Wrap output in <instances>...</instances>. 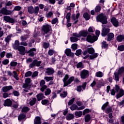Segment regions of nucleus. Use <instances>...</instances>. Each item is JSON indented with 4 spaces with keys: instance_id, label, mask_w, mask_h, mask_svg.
Returning <instances> with one entry per match:
<instances>
[{
    "instance_id": "nucleus-1",
    "label": "nucleus",
    "mask_w": 124,
    "mask_h": 124,
    "mask_svg": "<svg viewBox=\"0 0 124 124\" xmlns=\"http://www.w3.org/2000/svg\"><path fill=\"white\" fill-rule=\"evenodd\" d=\"M73 81H74L75 83H79L80 82V80H79L78 78H75L73 76L69 78V75L66 74L62 79V81L64 83L63 87H67V86H68V85H70Z\"/></svg>"
},
{
    "instance_id": "nucleus-2",
    "label": "nucleus",
    "mask_w": 124,
    "mask_h": 124,
    "mask_svg": "<svg viewBox=\"0 0 124 124\" xmlns=\"http://www.w3.org/2000/svg\"><path fill=\"white\" fill-rule=\"evenodd\" d=\"M27 63H30V62H31L29 65L30 68H33L34 66H37V67H39L40 66V64L42 62L41 61H38L37 60L35 59L32 61V59L31 58H29L26 60Z\"/></svg>"
},
{
    "instance_id": "nucleus-3",
    "label": "nucleus",
    "mask_w": 124,
    "mask_h": 124,
    "mask_svg": "<svg viewBox=\"0 0 124 124\" xmlns=\"http://www.w3.org/2000/svg\"><path fill=\"white\" fill-rule=\"evenodd\" d=\"M96 22H99L101 23L103 25H105L108 24V21H107V16L103 13L100 14L97 16H96Z\"/></svg>"
},
{
    "instance_id": "nucleus-4",
    "label": "nucleus",
    "mask_w": 124,
    "mask_h": 124,
    "mask_svg": "<svg viewBox=\"0 0 124 124\" xmlns=\"http://www.w3.org/2000/svg\"><path fill=\"white\" fill-rule=\"evenodd\" d=\"M124 72V66H122L121 67H119L117 72H115L114 73V77L115 78V81L117 82H119L120 81V78H119V75H122L123 74V73Z\"/></svg>"
},
{
    "instance_id": "nucleus-5",
    "label": "nucleus",
    "mask_w": 124,
    "mask_h": 124,
    "mask_svg": "<svg viewBox=\"0 0 124 124\" xmlns=\"http://www.w3.org/2000/svg\"><path fill=\"white\" fill-rule=\"evenodd\" d=\"M31 78H27L25 80V83L22 87L23 88H24V89H27V90H31V88L32 86V84L31 83Z\"/></svg>"
},
{
    "instance_id": "nucleus-6",
    "label": "nucleus",
    "mask_w": 124,
    "mask_h": 124,
    "mask_svg": "<svg viewBox=\"0 0 124 124\" xmlns=\"http://www.w3.org/2000/svg\"><path fill=\"white\" fill-rule=\"evenodd\" d=\"M98 39V37L96 35H93L88 34L86 37V41L89 43H94Z\"/></svg>"
},
{
    "instance_id": "nucleus-7",
    "label": "nucleus",
    "mask_w": 124,
    "mask_h": 124,
    "mask_svg": "<svg viewBox=\"0 0 124 124\" xmlns=\"http://www.w3.org/2000/svg\"><path fill=\"white\" fill-rule=\"evenodd\" d=\"M80 76L81 79L85 80V79H87L89 76H90V74L89 73V71L87 70H83L81 71Z\"/></svg>"
},
{
    "instance_id": "nucleus-8",
    "label": "nucleus",
    "mask_w": 124,
    "mask_h": 124,
    "mask_svg": "<svg viewBox=\"0 0 124 124\" xmlns=\"http://www.w3.org/2000/svg\"><path fill=\"white\" fill-rule=\"evenodd\" d=\"M50 29H51V26L49 24H46L45 25H43L42 28V31L44 32L45 34H47L48 32H50Z\"/></svg>"
},
{
    "instance_id": "nucleus-9",
    "label": "nucleus",
    "mask_w": 124,
    "mask_h": 124,
    "mask_svg": "<svg viewBox=\"0 0 124 124\" xmlns=\"http://www.w3.org/2000/svg\"><path fill=\"white\" fill-rule=\"evenodd\" d=\"M3 20L7 23H10L11 24H15V19L9 16H4Z\"/></svg>"
},
{
    "instance_id": "nucleus-10",
    "label": "nucleus",
    "mask_w": 124,
    "mask_h": 124,
    "mask_svg": "<svg viewBox=\"0 0 124 124\" xmlns=\"http://www.w3.org/2000/svg\"><path fill=\"white\" fill-rule=\"evenodd\" d=\"M110 22L115 28L119 27V21L115 17H112L110 19Z\"/></svg>"
},
{
    "instance_id": "nucleus-11",
    "label": "nucleus",
    "mask_w": 124,
    "mask_h": 124,
    "mask_svg": "<svg viewBox=\"0 0 124 124\" xmlns=\"http://www.w3.org/2000/svg\"><path fill=\"white\" fill-rule=\"evenodd\" d=\"M17 50L19 52L20 55H22V56L26 55V47L25 46H20Z\"/></svg>"
},
{
    "instance_id": "nucleus-12",
    "label": "nucleus",
    "mask_w": 124,
    "mask_h": 124,
    "mask_svg": "<svg viewBox=\"0 0 124 124\" xmlns=\"http://www.w3.org/2000/svg\"><path fill=\"white\" fill-rule=\"evenodd\" d=\"M110 32V29L109 28H106L105 27H104L102 29L101 35L102 36H106V35H108V34Z\"/></svg>"
},
{
    "instance_id": "nucleus-13",
    "label": "nucleus",
    "mask_w": 124,
    "mask_h": 124,
    "mask_svg": "<svg viewBox=\"0 0 124 124\" xmlns=\"http://www.w3.org/2000/svg\"><path fill=\"white\" fill-rule=\"evenodd\" d=\"M65 54L67 57L74 58V53L71 52V49L70 48H66L65 51Z\"/></svg>"
},
{
    "instance_id": "nucleus-14",
    "label": "nucleus",
    "mask_w": 124,
    "mask_h": 124,
    "mask_svg": "<svg viewBox=\"0 0 124 124\" xmlns=\"http://www.w3.org/2000/svg\"><path fill=\"white\" fill-rule=\"evenodd\" d=\"M5 107H11L12 106V101L10 99H6L3 104Z\"/></svg>"
},
{
    "instance_id": "nucleus-15",
    "label": "nucleus",
    "mask_w": 124,
    "mask_h": 124,
    "mask_svg": "<svg viewBox=\"0 0 124 124\" xmlns=\"http://www.w3.org/2000/svg\"><path fill=\"white\" fill-rule=\"evenodd\" d=\"M46 73L49 76L53 75L55 73V70L52 67L47 68L46 69Z\"/></svg>"
},
{
    "instance_id": "nucleus-16",
    "label": "nucleus",
    "mask_w": 124,
    "mask_h": 124,
    "mask_svg": "<svg viewBox=\"0 0 124 124\" xmlns=\"http://www.w3.org/2000/svg\"><path fill=\"white\" fill-rule=\"evenodd\" d=\"M36 52V48L33 47L27 51V53L29 54V57H34V52Z\"/></svg>"
},
{
    "instance_id": "nucleus-17",
    "label": "nucleus",
    "mask_w": 124,
    "mask_h": 124,
    "mask_svg": "<svg viewBox=\"0 0 124 124\" xmlns=\"http://www.w3.org/2000/svg\"><path fill=\"white\" fill-rule=\"evenodd\" d=\"M27 120V115L23 113L20 114L18 116V120L19 122H22V121H26Z\"/></svg>"
},
{
    "instance_id": "nucleus-18",
    "label": "nucleus",
    "mask_w": 124,
    "mask_h": 124,
    "mask_svg": "<svg viewBox=\"0 0 124 124\" xmlns=\"http://www.w3.org/2000/svg\"><path fill=\"white\" fill-rule=\"evenodd\" d=\"M88 34H89V33L88 31H79V35L80 36V37H87Z\"/></svg>"
},
{
    "instance_id": "nucleus-19",
    "label": "nucleus",
    "mask_w": 124,
    "mask_h": 124,
    "mask_svg": "<svg viewBox=\"0 0 124 124\" xmlns=\"http://www.w3.org/2000/svg\"><path fill=\"white\" fill-rule=\"evenodd\" d=\"M10 90H13V87L11 85L4 86L2 88V91L3 93H6L8 91H10Z\"/></svg>"
},
{
    "instance_id": "nucleus-20",
    "label": "nucleus",
    "mask_w": 124,
    "mask_h": 124,
    "mask_svg": "<svg viewBox=\"0 0 124 124\" xmlns=\"http://www.w3.org/2000/svg\"><path fill=\"white\" fill-rule=\"evenodd\" d=\"M41 118L39 116H36L34 120V124H41Z\"/></svg>"
},
{
    "instance_id": "nucleus-21",
    "label": "nucleus",
    "mask_w": 124,
    "mask_h": 124,
    "mask_svg": "<svg viewBox=\"0 0 124 124\" xmlns=\"http://www.w3.org/2000/svg\"><path fill=\"white\" fill-rule=\"evenodd\" d=\"M74 119V114L72 113H68L66 116V120L67 121H71Z\"/></svg>"
},
{
    "instance_id": "nucleus-22",
    "label": "nucleus",
    "mask_w": 124,
    "mask_h": 124,
    "mask_svg": "<svg viewBox=\"0 0 124 124\" xmlns=\"http://www.w3.org/2000/svg\"><path fill=\"white\" fill-rule=\"evenodd\" d=\"M83 18L85 19L86 21H89L91 19V15L88 13V12H85L83 15Z\"/></svg>"
},
{
    "instance_id": "nucleus-23",
    "label": "nucleus",
    "mask_w": 124,
    "mask_h": 124,
    "mask_svg": "<svg viewBox=\"0 0 124 124\" xmlns=\"http://www.w3.org/2000/svg\"><path fill=\"white\" fill-rule=\"evenodd\" d=\"M107 41H111L114 38V33L112 32L109 33L108 35Z\"/></svg>"
},
{
    "instance_id": "nucleus-24",
    "label": "nucleus",
    "mask_w": 124,
    "mask_h": 124,
    "mask_svg": "<svg viewBox=\"0 0 124 124\" xmlns=\"http://www.w3.org/2000/svg\"><path fill=\"white\" fill-rule=\"evenodd\" d=\"M36 98H32V100H31L29 102L30 106H33V105H34L35 103H36Z\"/></svg>"
},
{
    "instance_id": "nucleus-25",
    "label": "nucleus",
    "mask_w": 124,
    "mask_h": 124,
    "mask_svg": "<svg viewBox=\"0 0 124 124\" xmlns=\"http://www.w3.org/2000/svg\"><path fill=\"white\" fill-rule=\"evenodd\" d=\"M116 39H117V41H118V42H122V41H123V40H124V35H118Z\"/></svg>"
},
{
    "instance_id": "nucleus-26",
    "label": "nucleus",
    "mask_w": 124,
    "mask_h": 124,
    "mask_svg": "<svg viewBox=\"0 0 124 124\" xmlns=\"http://www.w3.org/2000/svg\"><path fill=\"white\" fill-rule=\"evenodd\" d=\"M102 49H107L108 48V44L106 41H103L102 43Z\"/></svg>"
},
{
    "instance_id": "nucleus-27",
    "label": "nucleus",
    "mask_w": 124,
    "mask_h": 124,
    "mask_svg": "<svg viewBox=\"0 0 124 124\" xmlns=\"http://www.w3.org/2000/svg\"><path fill=\"white\" fill-rule=\"evenodd\" d=\"M30 108L28 107H23L21 110L22 113H28L30 111Z\"/></svg>"
},
{
    "instance_id": "nucleus-28",
    "label": "nucleus",
    "mask_w": 124,
    "mask_h": 124,
    "mask_svg": "<svg viewBox=\"0 0 124 124\" xmlns=\"http://www.w3.org/2000/svg\"><path fill=\"white\" fill-rule=\"evenodd\" d=\"M28 12H29L30 14H33V13H34V8L32 6H30L28 8Z\"/></svg>"
},
{
    "instance_id": "nucleus-29",
    "label": "nucleus",
    "mask_w": 124,
    "mask_h": 124,
    "mask_svg": "<svg viewBox=\"0 0 124 124\" xmlns=\"http://www.w3.org/2000/svg\"><path fill=\"white\" fill-rule=\"evenodd\" d=\"M87 52L89 54H90V55H92L94 53V49H93V47H89L87 48Z\"/></svg>"
},
{
    "instance_id": "nucleus-30",
    "label": "nucleus",
    "mask_w": 124,
    "mask_h": 124,
    "mask_svg": "<svg viewBox=\"0 0 124 124\" xmlns=\"http://www.w3.org/2000/svg\"><path fill=\"white\" fill-rule=\"evenodd\" d=\"M105 110V112L106 114H109V113H112V112H113V109L112 108V107H111L107 108Z\"/></svg>"
},
{
    "instance_id": "nucleus-31",
    "label": "nucleus",
    "mask_w": 124,
    "mask_h": 124,
    "mask_svg": "<svg viewBox=\"0 0 124 124\" xmlns=\"http://www.w3.org/2000/svg\"><path fill=\"white\" fill-rule=\"evenodd\" d=\"M43 47L44 49H48L50 47V43L47 42H44L43 43Z\"/></svg>"
},
{
    "instance_id": "nucleus-32",
    "label": "nucleus",
    "mask_w": 124,
    "mask_h": 124,
    "mask_svg": "<svg viewBox=\"0 0 124 124\" xmlns=\"http://www.w3.org/2000/svg\"><path fill=\"white\" fill-rule=\"evenodd\" d=\"M82 112L81 111H75V115L77 118H80V117H82Z\"/></svg>"
},
{
    "instance_id": "nucleus-33",
    "label": "nucleus",
    "mask_w": 124,
    "mask_h": 124,
    "mask_svg": "<svg viewBox=\"0 0 124 124\" xmlns=\"http://www.w3.org/2000/svg\"><path fill=\"white\" fill-rule=\"evenodd\" d=\"M95 13H98L101 11V6L97 5L94 8Z\"/></svg>"
},
{
    "instance_id": "nucleus-34",
    "label": "nucleus",
    "mask_w": 124,
    "mask_h": 124,
    "mask_svg": "<svg viewBox=\"0 0 124 124\" xmlns=\"http://www.w3.org/2000/svg\"><path fill=\"white\" fill-rule=\"evenodd\" d=\"M91 121V115L90 114H87L85 117V123H89Z\"/></svg>"
},
{
    "instance_id": "nucleus-35",
    "label": "nucleus",
    "mask_w": 124,
    "mask_h": 124,
    "mask_svg": "<svg viewBox=\"0 0 124 124\" xmlns=\"http://www.w3.org/2000/svg\"><path fill=\"white\" fill-rule=\"evenodd\" d=\"M53 15H54V12H49L47 14H46V17L47 19H49V18H51Z\"/></svg>"
},
{
    "instance_id": "nucleus-36",
    "label": "nucleus",
    "mask_w": 124,
    "mask_h": 124,
    "mask_svg": "<svg viewBox=\"0 0 124 124\" xmlns=\"http://www.w3.org/2000/svg\"><path fill=\"white\" fill-rule=\"evenodd\" d=\"M60 96L62 98H65L67 96V91H63L62 93H60Z\"/></svg>"
},
{
    "instance_id": "nucleus-37",
    "label": "nucleus",
    "mask_w": 124,
    "mask_h": 124,
    "mask_svg": "<svg viewBox=\"0 0 124 124\" xmlns=\"http://www.w3.org/2000/svg\"><path fill=\"white\" fill-rule=\"evenodd\" d=\"M108 105H109V102H106L102 106L101 109L104 111V110H105V109L107 108V107L108 106Z\"/></svg>"
},
{
    "instance_id": "nucleus-38",
    "label": "nucleus",
    "mask_w": 124,
    "mask_h": 124,
    "mask_svg": "<svg viewBox=\"0 0 124 124\" xmlns=\"http://www.w3.org/2000/svg\"><path fill=\"white\" fill-rule=\"evenodd\" d=\"M78 108V106L76 104H73L70 107V109L71 110V111H74V110L77 109Z\"/></svg>"
},
{
    "instance_id": "nucleus-39",
    "label": "nucleus",
    "mask_w": 124,
    "mask_h": 124,
    "mask_svg": "<svg viewBox=\"0 0 124 124\" xmlns=\"http://www.w3.org/2000/svg\"><path fill=\"white\" fill-rule=\"evenodd\" d=\"M43 93H39L36 95V97L38 101H40V100H42V95Z\"/></svg>"
},
{
    "instance_id": "nucleus-40",
    "label": "nucleus",
    "mask_w": 124,
    "mask_h": 124,
    "mask_svg": "<svg viewBox=\"0 0 124 124\" xmlns=\"http://www.w3.org/2000/svg\"><path fill=\"white\" fill-rule=\"evenodd\" d=\"M95 76L96 77H99V78H101V77H103V73L101 72H97L95 74Z\"/></svg>"
},
{
    "instance_id": "nucleus-41",
    "label": "nucleus",
    "mask_w": 124,
    "mask_h": 124,
    "mask_svg": "<svg viewBox=\"0 0 124 124\" xmlns=\"http://www.w3.org/2000/svg\"><path fill=\"white\" fill-rule=\"evenodd\" d=\"M52 93V91H51V89L50 88H47L46 89V91L45 92V95H49L50 93Z\"/></svg>"
},
{
    "instance_id": "nucleus-42",
    "label": "nucleus",
    "mask_w": 124,
    "mask_h": 124,
    "mask_svg": "<svg viewBox=\"0 0 124 124\" xmlns=\"http://www.w3.org/2000/svg\"><path fill=\"white\" fill-rule=\"evenodd\" d=\"M80 16V13H78L77 14L76 16V20L73 23V25H76V24H77V23H78V19H79V17Z\"/></svg>"
},
{
    "instance_id": "nucleus-43",
    "label": "nucleus",
    "mask_w": 124,
    "mask_h": 124,
    "mask_svg": "<svg viewBox=\"0 0 124 124\" xmlns=\"http://www.w3.org/2000/svg\"><path fill=\"white\" fill-rule=\"evenodd\" d=\"M41 103L43 105H46H46H48V103H49V100L47 99L42 100Z\"/></svg>"
},
{
    "instance_id": "nucleus-44",
    "label": "nucleus",
    "mask_w": 124,
    "mask_h": 124,
    "mask_svg": "<svg viewBox=\"0 0 124 124\" xmlns=\"http://www.w3.org/2000/svg\"><path fill=\"white\" fill-rule=\"evenodd\" d=\"M81 54H82V49H79L76 50V52L75 53V55H76V56H77L78 57V56H80Z\"/></svg>"
},
{
    "instance_id": "nucleus-45",
    "label": "nucleus",
    "mask_w": 124,
    "mask_h": 124,
    "mask_svg": "<svg viewBox=\"0 0 124 124\" xmlns=\"http://www.w3.org/2000/svg\"><path fill=\"white\" fill-rule=\"evenodd\" d=\"M45 80L47 81V82H49V81H52L54 80V77H45Z\"/></svg>"
},
{
    "instance_id": "nucleus-46",
    "label": "nucleus",
    "mask_w": 124,
    "mask_h": 124,
    "mask_svg": "<svg viewBox=\"0 0 124 124\" xmlns=\"http://www.w3.org/2000/svg\"><path fill=\"white\" fill-rule=\"evenodd\" d=\"M17 64H18V62L14 61H12L10 62V65L12 66L13 67H15V66H17Z\"/></svg>"
},
{
    "instance_id": "nucleus-47",
    "label": "nucleus",
    "mask_w": 124,
    "mask_h": 124,
    "mask_svg": "<svg viewBox=\"0 0 124 124\" xmlns=\"http://www.w3.org/2000/svg\"><path fill=\"white\" fill-rule=\"evenodd\" d=\"M7 10V9L6 8L3 7L0 10V14H3L5 15V13L6 12V11Z\"/></svg>"
},
{
    "instance_id": "nucleus-48",
    "label": "nucleus",
    "mask_w": 124,
    "mask_h": 124,
    "mask_svg": "<svg viewBox=\"0 0 124 124\" xmlns=\"http://www.w3.org/2000/svg\"><path fill=\"white\" fill-rule=\"evenodd\" d=\"M58 21V18L56 17L51 20V24H52V25H56L57 23H59Z\"/></svg>"
},
{
    "instance_id": "nucleus-49",
    "label": "nucleus",
    "mask_w": 124,
    "mask_h": 124,
    "mask_svg": "<svg viewBox=\"0 0 124 124\" xmlns=\"http://www.w3.org/2000/svg\"><path fill=\"white\" fill-rule=\"evenodd\" d=\"M70 39L72 42H77L78 41V38L75 37H71Z\"/></svg>"
},
{
    "instance_id": "nucleus-50",
    "label": "nucleus",
    "mask_w": 124,
    "mask_h": 124,
    "mask_svg": "<svg viewBox=\"0 0 124 124\" xmlns=\"http://www.w3.org/2000/svg\"><path fill=\"white\" fill-rule=\"evenodd\" d=\"M74 101H75V98L74 97L69 100V101L68 103V105L69 106H70V105H72Z\"/></svg>"
},
{
    "instance_id": "nucleus-51",
    "label": "nucleus",
    "mask_w": 124,
    "mask_h": 124,
    "mask_svg": "<svg viewBox=\"0 0 124 124\" xmlns=\"http://www.w3.org/2000/svg\"><path fill=\"white\" fill-rule=\"evenodd\" d=\"M32 72L31 71H28L25 74V77H31L32 75Z\"/></svg>"
},
{
    "instance_id": "nucleus-52",
    "label": "nucleus",
    "mask_w": 124,
    "mask_h": 124,
    "mask_svg": "<svg viewBox=\"0 0 124 124\" xmlns=\"http://www.w3.org/2000/svg\"><path fill=\"white\" fill-rule=\"evenodd\" d=\"M29 37V35H25L24 36H22L20 37L21 41H25V40H27L28 39V38Z\"/></svg>"
},
{
    "instance_id": "nucleus-53",
    "label": "nucleus",
    "mask_w": 124,
    "mask_h": 124,
    "mask_svg": "<svg viewBox=\"0 0 124 124\" xmlns=\"http://www.w3.org/2000/svg\"><path fill=\"white\" fill-rule=\"evenodd\" d=\"M118 50L120 52H123L124 51V45H121L118 46Z\"/></svg>"
},
{
    "instance_id": "nucleus-54",
    "label": "nucleus",
    "mask_w": 124,
    "mask_h": 124,
    "mask_svg": "<svg viewBox=\"0 0 124 124\" xmlns=\"http://www.w3.org/2000/svg\"><path fill=\"white\" fill-rule=\"evenodd\" d=\"M21 7L20 6H16L14 7V10H13V12L14 11H20L21 10Z\"/></svg>"
},
{
    "instance_id": "nucleus-55",
    "label": "nucleus",
    "mask_w": 124,
    "mask_h": 124,
    "mask_svg": "<svg viewBox=\"0 0 124 124\" xmlns=\"http://www.w3.org/2000/svg\"><path fill=\"white\" fill-rule=\"evenodd\" d=\"M2 64L4 65H6L9 63V60L8 59H5L4 61L2 62Z\"/></svg>"
},
{
    "instance_id": "nucleus-56",
    "label": "nucleus",
    "mask_w": 124,
    "mask_h": 124,
    "mask_svg": "<svg viewBox=\"0 0 124 124\" xmlns=\"http://www.w3.org/2000/svg\"><path fill=\"white\" fill-rule=\"evenodd\" d=\"M13 93L14 96H19V95H20V93H19V92H18L16 90L13 91Z\"/></svg>"
},
{
    "instance_id": "nucleus-57",
    "label": "nucleus",
    "mask_w": 124,
    "mask_h": 124,
    "mask_svg": "<svg viewBox=\"0 0 124 124\" xmlns=\"http://www.w3.org/2000/svg\"><path fill=\"white\" fill-rule=\"evenodd\" d=\"M38 12H39V7L36 6L34 9V13L35 14H38Z\"/></svg>"
},
{
    "instance_id": "nucleus-58",
    "label": "nucleus",
    "mask_w": 124,
    "mask_h": 124,
    "mask_svg": "<svg viewBox=\"0 0 124 124\" xmlns=\"http://www.w3.org/2000/svg\"><path fill=\"white\" fill-rule=\"evenodd\" d=\"M54 53H55V50L53 49H50L48 50V56H53Z\"/></svg>"
},
{
    "instance_id": "nucleus-59",
    "label": "nucleus",
    "mask_w": 124,
    "mask_h": 124,
    "mask_svg": "<svg viewBox=\"0 0 124 124\" xmlns=\"http://www.w3.org/2000/svg\"><path fill=\"white\" fill-rule=\"evenodd\" d=\"M14 74V77L16 80H19V78H18V74H17V72L15 71H13Z\"/></svg>"
},
{
    "instance_id": "nucleus-60",
    "label": "nucleus",
    "mask_w": 124,
    "mask_h": 124,
    "mask_svg": "<svg viewBox=\"0 0 124 124\" xmlns=\"http://www.w3.org/2000/svg\"><path fill=\"white\" fill-rule=\"evenodd\" d=\"M77 46H78L77 44H72V46H71L72 49L74 51H75V50H77Z\"/></svg>"
},
{
    "instance_id": "nucleus-61",
    "label": "nucleus",
    "mask_w": 124,
    "mask_h": 124,
    "mask_svg": "<svg viewBox=\"0 0 124 124\" xmlns=\"http://www.w3.org/2000/svg\"><path fill=\"white\" fill-rule=\"evenodd\" d=\"M76 90L78 93H81V92H82V86H78Z\"/></svg>"
},
{
    "instance_id": "nucleus-62",
    "label": "nucleus",
    "mask_w": 124,
    "mask_h": 124,
    "mask_svg": "<svg viewBox=\"0 0 124 124\" xmlns=\"http://www.w3.org/2000/svg\"><path fill=\"white\" fill-rule=\"evenodd\" d=\"M41 88L40 89L41 92H44L46 89H47V86L46 85H43L42 86H41Z\"/></svg>"
},
{
    "instance_id": "nucleus-63",
    "label": "nucleus",
    "mask_w": 124,
    "mask_h": 124,
    "mask_svg": "<svg viewBox=\"0 0 124 124\" xmlns=\"http://www.w3.org/2000/svg\"><path fill=\"white\" fill-rule=\"evenodd\" d=\"M13 13V11H11L7 9L5 15H11Z\"/></svg>"
},
{
    "instance_id": "nucleus-64",
    "label": "nucleus",
    "mask_w": 124,
    "mask_h": 124,
    "mask_svg": "<svg viewBox=\"0 0 124 124\" xmlns=\"http://www.w3.org/2000/svg\"><path fill=\"white\" fill-rule=\"evenodd\" d=\"M38 75V72L35 71L33 73V74L31 75L32 78H34L35 77H36Z\"/></svg>"
}]
</instances>
